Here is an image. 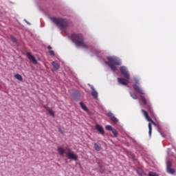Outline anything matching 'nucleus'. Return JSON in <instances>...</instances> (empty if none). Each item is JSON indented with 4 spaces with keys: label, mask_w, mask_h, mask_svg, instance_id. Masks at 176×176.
<instances>
[{
    "label": "nucleus",
    "mask_w": 176,
    "mask_h": 176,
    "mask_svg": "<svg viewBox=\"0 0 176 176\" xmlns=\"http://www.w3.org/2000/svg\"><path fill=\"white\" fill-rule=\"evenodd\" d=\"M70 39L77 47L89 49V45H86V43H85V37L83 36V34L73 33L70 36Z\"/></svg>",
    "instance_id": "obj_1"
},
{
    "label": "nucleus",
    "mask_w": 176,
    "mask_h": 176,
    "mask_svg": "<svg viewBox=\"0 0 176 176\" xmlns=\"http://www.w3.org/2000/svg\"><path fill=\"white\" fill-rule=\"evenodd\" d=\"M57 152L60 156H64V155H66L67 159L75 161L78 160V155L69 148H64L61 146H58Z\"/></svg>",
    "instance_id": "obj_2"
},
{
    "label": "nucleus",
    "mask_w": 176,
    "mask_h": 176,
    "mask_svg": "<svg viewBox=\"0 0 176 176\" xmlns=\"http://www.w3.org/2000/svg\"><path fill=\"white\" fill-rule=\"evenodd\" d=\"M108 61H105V64L108 65L112 71H117L116 65H122V61L116 56H107Z\"/></svg>",
    "instance_id": "obj_3"
},
{
    "label": "nucleus",
    "mask_w": 176,
    "mask_h": 176,
    "mask_svg": "<svg viewBox=\"0 0 176 176\" xmlns=\"http://www.w3.org/2000/svg\"><path fill=\"white\" fill-rule=\"evenodd\" d=\"M51 21L54 22L60 30H64L65 28H67L68 25H69V23H68V21L65 19L63 18H56V17H51Z\"/></svg>",
    "instance_id": "obj_4"
},
{
    "label": "nucleus",
    "mask_w": 176,
    "mask_h": 176,
    "mask_svg": "<svg viewBox=\"0 0 176 176\" xmlns=\"http://www.w3.org/2000/svg\"><path fill=\"white\" fill-rule=\"evenodd\" d=\"M140 98H141L142 102H143V104L147 108L150 115H151V116H153L155 115V113H153V110L152 109V107H151V103H149V102H148V100H146L145 97H144L143 96H140Z\"/></svg>",
    "instance_id": "obj_5"
},
{
    "label": "nucleus",
    "mask_w": 176,
    "mask_h": 176,
    "mask_svg": "<svg viewBox=\"0 0 176 176\" xmlns=\"http://www.w3.org/2000/svg\"><path fill=\"white\" fill-rule=\"evenodd\" d=\"M133 79H134L135 83H136L133 85L134 90L139 94H142V95L145 94V93L141 89V87H140V86H138V85H140V80H138L137 78H134Z\"/></svg>",
    "instance_id": "obj_6"
},
{
    "label": "nucleus",
    "mask_w": 176,
    "mask_h": 176,
    "mask_svg": "<svg viewBox=\"0 0 176 176\" xmlns=\"http://www.w3.org/2000/svg\"><path fill=\"white\" fill-rule=\"evenodd\" d=\"M120 71L122 75H123L124 78H125V79H130V74H129V71L127 70V68L126 67H120Z\"/></svg>",
    "instance_id": "obj_7"
},
{
    "label": "nucleus",
    "mask_w": 176,
    "mask_h": 176,
    "mask_svg": "<svg viewBox=\"0 0 176 176\" xmlns=\"http://www.w3.org/2000/svg\"><path fill=\"white\" fill-rule=\"evenodd\" d=\"M171 167H173V164L171 162L168 161L166 162V171L168 174H174L175 173V170Z\"/></svg>",
    "instance_id": "obj_8"
},
{
    "label": "nucleus",
    "mask_w": 176,
    "mask_h": 176,
    "mask_svg": "<svg viewBox=\"0 0 176 176\" xmlns=\"http://www.w3.org/2000/svg\"><path fill=\"white\" fill-rule=\"evenodd\" d=\"M142 112L144 116V118L148 120V122H151L153 126H157L156 122H155L151 118H149V114H148V112L142 109Z\"/></svg>",
    "instance_id": "obj_9"
},
{
    "label": "nucleus",
    "mask_w": 176,
    "mask_h": 176,
    "mask_svg": "<svg viewBox=\"0 0 176 176\" xmlns=\"http://www.w3.org/2000/svg\"><path fill=\"white\" fill-rule=\"evenodd\" d=\"M107 116L109 118H110V120H111V122L113 123H114L115 124H116V123H118V122H119V120H118V118H116V117H115V116L113 115V113H112V112H109L107 113Z\"/></svg>",
    "instance_id": "obj_10"
},
{
    "label": "nucleus",
    "mask_w": 176,
    "mask_h": 176,
    "mask_svg": "<svg viewBox=\"0 0 176 176\" xmlns=\"http://www.w3.org/2000/svg\"><path fill=\"white\" fill-rule=\"evenodd\" d=\"M118 82L120 85H123V86H127L129 85V79L118 78Z\"/></svg>",
    "instance_id": "obj_11"
},
{
    "label": "nucleus",
    "mask_w": 176,
    "mask_h": 176,
    "mask_svg": "<svg viewBox=\"0 0 176 176\" xmlns=\"http://www.w3.org/2000/svg\"><path fill=\"white\" fill-rule=\"evenodd\" d=\"M26 56L30 61H32L33 64H38V61L34 56L30 52H27Z\"/></svg>",
    "instance_id": "obj_12"
},
{
    "label": "nucleus",
    "mask_w": 176,
    "mask_h": 176,
    "mask_svg": "<svg viewBox=\"0 0 176 176\" xmlns=\"http://www.w3.org/2000/svg\"><path fill=\"white\" fill-rule=\"evenodd\" d=\"M96 129L97 131H99L100 133L102 134V135H104V134H105L104 128H102V126L101 125L96 124Z\"/></svg>",
    "instance_id": "obj_13"
},
{
    "label": "nucleus",
    "mask_w": 176,
    "mask_h": 176,
    "mask_svg": "<svg viewBox=\"0 0 176 176\" xmlns=\"http://www.w3.org/2000/svg\"><path fill=\"white\" fill-rule=\"evenodd\" d=\"M91 96L94 97V98H95V100H98V93L97 92V91H96V89H94V87H91Z\"/></svg>",
    "instance_id": "obj_14"
},
{
    "label": "nucleus",
    "mask_w": 176,
    "mask_h": 176,
    "mask_svg": "<svg viewBox=\"0 0 176 176\" xmlns=\"http://www.w3.org/2000/svg\"><path fill=\"white\" fill-rule=\"evenodd\" d=\"M44 108L46 109L47 112L51 115V116H53L54 118V111H53V109L44 106Z\"/></svg>",
    "instance_id": "obj_15"
},
{
    "label": "nucleus",
    "mask_w": 176,
    "mask_h": 176,
    "mask_svg": "<svg viewBox=\"0 0 176 176\" xmlns=\"http://www.w3.org/2000/svg\"><path fill=\"white\" fill-rule=\"evenodd\" d=\"M80 105L82 108V109H83L84 111H85V112H87V111H89V109H87V107L85 106L84 102H80Z\"/></svg>",
    "instance_id": "obj_16"
},
{
    "label": "nucleus",
    "mask_w": 176,
    "mask_h": 176,
    "mask_svg": "<svg viewBox=\"0 0 176 176\" xmlns=\"http://www.w3.org/2000/svg\"><path fill=\"white\" fill-rule=\"evenodd\" d=\"M52 67H54V69H58L60 68V65L57 63V62H52Z\"/></svg>",
    "instance_id": "obj_17"
},
{
    "label": "nucleus",
    "mask_w": 176,
    "mask_h": 176,
    "mask_svg": "<svg viewBox=\"0 0 176 176\" xmlns=\"http://www.w3.org/2000/svg\"><path fill=\"white\" fill-rule=\"evenodd\" d=\"M94 148H95V150H96L98 152H100V151H101V146H100L97 143L94 144Z\"/></svg>",
    "instance_id": "obj_18"
},
{
    "label": "nucleus",
    "mask_w": 176,
    "mask_h": 176,
    "mask_svg": "<svg viewBox=\"0 0 176 176\" xmlns=\"http://www.w3.org/2000/svg\"><path fill=\"white\" fill-rule=\"evenodd\" d=\"M136 171L140 176L144 175V172L142 171V169L141 168H138Z\"/></svg>",
    "instance_id": "obj_19"
},
{
    "label": "nucleus",
    "mask_w": 176,
    "mask_h": 176,
    "mask_svg": "<svg viewBox=\"0 0 176 176\" xmlns=\"http://www.w3.org/2000/svg\"><path fill=\"white\" fill-rule=\"evenodd\" d=\"M14 78L16 79H17L18 80H23V76H21V75L19 74H16L14 75Z\"/></svg>",
    "instance_id": "obj_20"
},
{
    "label": "nucleus",
    "mask_w": 176,
    "mask_h": 176,
    "mask_svg": "<svg viewBox=\"0 0 176 176\" xmlns=\"http://www.w3.org/2000/svg\"><path fill=\"white\" fill-rule=\"evenodd\" d=\"M148 134L150 137L152 135V124L148 123Z\"/></svg>",
    "instance_id": "obj_21"
},
{
    "label": "nucleus",
    "mask_w": 176,
    "mask_h": 176,
    "mask_svg": "<svg viewBox=\"0 0 176 176\" xmlns=\"http://www.w3.org/2000/svg\"><path fill=\"white\" fill-rule=\"evenodd\" d=\"M130 96L133 98V100H137L138 97L137 96V94L135 93H131L130 92Z\"/></svg>",
    "instance_id": "obj_22"
},
{
    "label": "nucleus",
    "mask_w": 176,
    "mask_h": 176,
    "mask_svg": "<svg viewBox=\"0 0 176 176\" xmlns=\"http://www.w3.org/2000/svg\"><path fill=\"white\" fill-rule=\"evenodd\" d=\"M113 128L111 125H107L106 126V130H108L109 131H112Z\"/></svg>",
    "instance_id": "obj_23"
},
{
    "label": "nucleus",
    "mask_w": 176,
    "mask_h": 176,
    "mask_svg": "<svg viewBox=\"0 0 176 176\" xmlns=\"http://www.w3.org/2000/svg\"><path fill=\"white\" fill-rule=\"evenodd\" d=\"M111 132L113 133L114 137H116V138L118 137V131H116V129H113Z\"/></svg>",
    "instance_id": "obj_24"
},
{
    "label": "nucleus",
    "mask_w": 176,
    "mask_h": 176,
    "mask_svg": "<svg viewBox=\"0 0 176 176\" xmlns=\"http://www.w3.org/2000/svg\"><path fill=\"white\" fill-rule=\"evenodd\" d=\"M148 176H159L156 173L150 171L148 173Z\"/></svg>",
    "instance_id": "obj_25"
},
{
    "label": "nucleus",
    "mask_w": 176,
    "mask_h": 176,
    "mask_svg": "<svg viewBox=\"0 0 176 176\" xmlns=\"http://www.w3.org/2000/svg\"><path fill=\"white\" fill-rule=\"evenodd\" d=\"M10 39H11V41H12V42H14V43H16V39L14 38V36H10Z\"/></svg>",
    "instance_id": "obj_26"
},
{
    "label": "nucleus",
    "mask_w": 176,
    "mask_h": 176,
    "mask_svg": "<svg viewBox=\"0 0 176 176\" xmlns=\"http://www.w3.org/2000/svg\"><path fill=\"white\" fill-rule=\"evenodd\" d=\"M49 53H50V54L51 56H55V54H54V51H53V50H50V51H49Z\"/></svg>",
    "instance_id": "obj_27"
},
{
    "label": "nucleus",
    "mask_w": 176,
    "mask_h": 176,
    "mask_svg": "<svg viewBox=\"0 0 176 176\" xmlns=\"http://www.w3.org/2000/svg\"><path fill=\"white\" fill-rule=\"evenodd\" d=\"M159 133H160L162 137H163V138H166V136H164V135L163 134V133H162V131H160V129H158Z\"/></svg>",
    "instance_id": "obj_28"
},
{
    "label": "nucleus",
    "mask_w": 176,
    "mask_h": 176,
    "mask_svg": "<svg viewBox=\"0 0 176 176\" xmlns=\"http://www.w3.org/2000/svg\"><path fill=\"white\" fill-rule=\"evenodd\" d=\"M48 50H52V46L49 45V46H48Z\"/></svg>",
    "instance_id": "obj_29"
}]
</instances>
